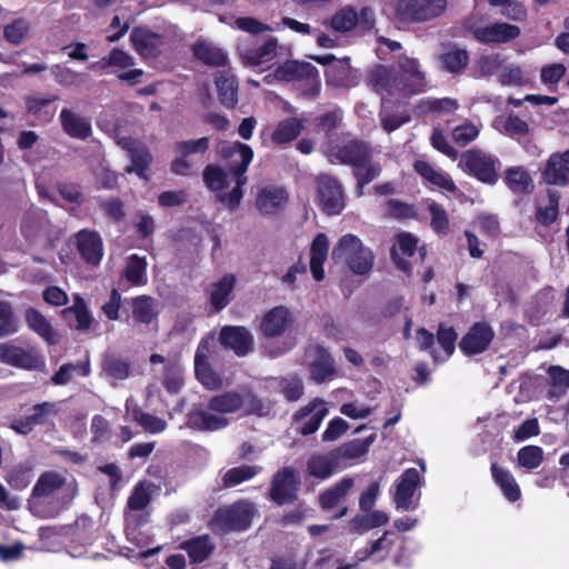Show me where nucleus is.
Wrapping results in <instances>:
<instances>
[{"label":"nucleus","mask_w":569,"mask_h":569,"mask_svg":"<svg viewBox=\"0 0 569 569\" xmlns=\"http://www.w3.org/2000/svg\"><path fill=\"white\" fill-rule=\"evenodd\" d=\"M32 468L28 465H19L9 471L7 482L14 490H23L31 482Z\"/></svg>","instance_id":"0e129e2a"},{"label":"nucleus","mask_w":569,"mask_h":569,"mask_svg":"<svg viewBox=\"0 0 569 569\" xmlns=\"http://www.w3.org/2000/svg\"><path fill=\"white\" fill-rule=\"evenodd\" d=\"M293 323V317L287 307L278 306L262 317L260 329L266 337H279Z\"/></svg>","instance_id":"5701e85b"},{"label":"nucleus","mask_w":569,"mask_h":569,"mask_svg":"<svg viewBox=\"0 0 569 569\" xmlns=\"http://www.w3.org/2000/svg\"><path fill=\"white\" fill-rule=\"evenodd\" d=\"M77 246L82 258L97 266L103 256L102 240L97 232L81 230L77 234Z\"/></svg>","instance_id":"cd10ccee"},{"label":"nucleus","mask_w":569,"mask_h":569,"mask_svg":"<svg viewBox=\"0 0 569 569\" xmlns=\"http://www.w3.org/2000/svg\"><path fill=\"white\" fill-rule=\"evenodd\" d=\"M279 81L306 80L311 90V96H316L320 88L318 70L308 62L288 61L279 66L273 73Z\"/></svg>","instance_id":"ddd939ff"},{"label":"nucleus","mask_w":569,"mask_h":569,"mask_svg":"<svg viewBox=\"0 0 569 569\" xmlns=\"http://www.w3.org/2000/svg\"><path fill=\"white\" fill-rule=\"evenodd\" d=\"M223 346L232 349L238 356H244L252 350L253 339L243 327H226L220 332Z\"/></svg>","instance_id":"a878e982"},{"label":"nucleus","mask_w":569,"mask_h":569,"mask_svg":"<svg viewBox=\"0 0 569 569\" xmlns=\"http://www.w3.org/2000/svg\"><path fill=\"white\" fill-rule=\"evenodd\" d=\"M352 478L341 479L335 487L327 489L320 496V505L323 509H332L348 495L353 487Z\"/></svg>","instance_id":"a18cd8bd"},{"label":"nucleus","mask_w":569,"mask_h":569,"mask_svg":"<svg viewBox=\"0 0 569 569\" xmlns=\"http://www.w3.org/2000/svg\"><path fill=\"white\" fill-rule=\"evenodd\" d=\"M336 456L333 453L313 455L307 463L311 476L321 480L329 478L336 470Z\"/></svg>","instance_id":"37998d69"},{"label":"nucleus","mask_w":569,"mask_h":569,"mask_svg":"<svg viewBox=\"0 0 569 569\" xmlns=\"http://www.w3.org/2000/svg\"><path fill=\"white\" fill-rule=\"evenodd\" d=\"M458 108V102L451 98H441V99H435V98H427L423 100H420L417 104V111L419 113H427L430 111H445V112H451L455 111Z\"/></svg>","instance_id":"bf43d9fd"},{"label":"nucleus","mask_w":569,"mask_h":569,"mask_svg":"<svg viewBox=\"0 0 569 569\" xmlns=\"http://www.w3.org/2000/svg\"><path fill=\"white\" fill-rule=\"evenodd\" d=\"M542 178L549 184L566 186L569 182V150L555 152L548 158Z\"/></svg>","instance_id":"b1692460"},{"label":"nucleus","mask_w":569,"mask_h":569,"mask_svg":"<svg viewBox=\"0 0 569 569\" xmlns=\"http://www.w3.org/2000/svg\"><path fill=\"white\" fill-rule=\"evenodd\" d=\"M448 0H396L393 11L401 23H425L442 17Z\"/></svg>","instance_id":"6e6552de"},{"label":"nucleus","mask_w":569,"mask_h":569,"mask_svg":"<svg viewBox=\"0 0 569 569\" xmlns=\"http://www.w3.org/2000/svg\"><path fill=\"white\" fill-rule=\"evenodd\" d=\"M90 363L89 360L81 361L79 363H66L62 365L58 371L51 377V381L57 386L67 385L71 379L73 373H77L82 377H87L90 375Z\"/></svg>","instance_id":"864d4df0"},{"label":"nucleus","mask_w":569,"mask_h":569,"mask_svg":"<svg viewBox=\"0 0 569 569\" xmlns=\"http://www.w3.org/2000/svg\"><path fill=\"white\" fill-rule=\"evenodd\" d=\"M209 147V140L206 137L197 140L179 141L174 143V152L179 156L192 158L196 154H202Z\"/></svg>","instance_id":"69168bd1"},{"label":"nucleus","mask_w":569,"mask_h":569,"mask_svg":"<svg viewBox=\"0 0 569 569\" xmlns=\"http://www.w3.org/2000/svg\"><path fill=\"white\" fill-rule=\"evenodd\" d=\"M328 415V408L325 400L315 399L301 408L293 417L297 430L308 436L316 432L325 417Z\"/></svg>","instance_id":"a211bd4d"},{"label":"nucleus","mask_w":569,"mask_h":569,"mask_svg":"<svg viewBox=\"0 0 569 569\" xmlns=\"http://www.w3.org/2000/svg\"><path fill=\"white\" fill-rule=\"evenodd\" d=\"M258 473V469L252 466H240L229 469L223 475V483L227 487L237 486L246 480L251 479Z\"/></svg>","instance_id":"774afa93"},{"label":"nucleus","mask_w":569,"mask_h":569,"mask_svg":"<svg viewBox=\"0 0 569 569\" xmlns=\"http://www.w3.org/2000/svg\"><path fill=\"white\" fill-rule=\"evenodd\" d=\"M366 83L382 99L410 97L428 88L426 71L417 58L400 56L393 68L376 64L366 76Z\"/></svg>","instance_id":"f257e3e1"},{"label":"nucleus","mask_w":569,"mask_h":569,"mask_svg":"<svg viewBox=\"0 0 569 569\" xmlns=\"http://www.w3.org/2000/svg\"><path fill=\"white\" fill-rule=\"evenodd\" d=\"M147 267L148 262L144 257L131 254L127 260L122 277L131 286H144L147 283Z\"/></svg>","instance_id":"4c0bfd02"},{"label":"nucleus","mask_w":569,"mask_h":569,"mask_svg":"<svg viewBox=\"0 0 569 569\" xmlns=\"http://www.w3.org/2000/svg\"><path fill=\"white\" fill-rule=\"evenodd\" d=\"M50 72L54 79V81L64 88L77 87L80 83V79L82 77L81 73H78L64 64H53L50 68Z\"/></svg>","instance_id":"13d9d810"},{"label":"nucleus","mask_w":569,"mask_h":569,"mask_svg":"<svg viewBox=\"0 0 569 569\" xmlns=\"http://www.w3.org/2000/svg\"><path fill=\"white\" fill-rule=\"evenodd\" d=\"M327 157L331 163L351 164L358 180L357 194H363V187L376 179L381 171L379 163L372 162L370 148L362 142L350 140L332 143L327 149Z\"/></svg>","instance_id":"20e7f679"},{"label":"nucleus","mask_w":569,"mask_h":569,"mask_svg":"<svg viewBox=\"0 0 569 569\" xmlns=\"http://www.w3.org/2000/svg\"><path fill=\"white\" fill-rule=\"evenodd\" d=\"M505 182L516 193L530 192L533 188V181L523 167L508 168L505 174Z\"/></svg>","instance_id":"58836bf2"},{"label":"nucleus","mask_w":569,"mask_h":569,"mask_svg":"<svg viewBox=\"0 0 569 569\" xmlns=\"http://www.w3.org/2000/svg\"><path fill=\"white\" fill-rule=\"evenodd\" d=\"M465 27L481 43H506L518 38L520 34L519 27L507 22L477 26L473 21L468 20Z\"/></svg>","instance_id":"f8f14e48"},{"label":"nucleus","mask_w":569,"mask_h":569,"mask_svg":"<svg viewBox=\"0 0 569 569\" xmlns=\"http://www.w3.org/2000/svg\"><path fill=\"white\" fill-rule=\"evenodd\" d=\"M203 181L206 186L219 193V198L227 192H223L226 188L233 183L232 174L229 170H222L214 166H208L203 171Z\"/></svg>","instance_id":"ea45409f"},{"label":"nucleus","mask_w":569,"mask_h":569,"mask_svg":"<svg viewBox=\"0 0 569 569\" xmlns=\"http://www.w3.org/2000/svg\"><path fill=\"white\" fill-rule=\"evenodd\" d=\"M418 247V238L409 232L399 233L391 248V258L396 266L405 271H410V263L407 260L412 257Z\"/></svg>","instance_id":"bb28decb"},{"label":"nucleus","mask_w":569,"mask_h":569,"mask_svg":"<svg viewBox=\"0 0 569 569\" xmlns=\"http://www.w3.org/2000/svg\"><path fill=\"white\" fill-rule=\"evenodd\" d=\"M181 548L187 551L192 562H200L209 557L213 550V545L208 536H200L183 542Z\"/></svg>","instance_id":"49530a36"},{"label":"nucleus","mask_w":569,"mask_h":569,"mask_svg":"<svg viewBox=\"0 0 569 569\" xmlns=\"http://www.w3.org/2000/svg\"><path fill=\"white\" fill-rule=\"evenodd\" d=\"M117 143L126 151L131 158V164L124 171L127 173H136L138 177L148 180V168L152 161V157L147 147L138 140L130 137H120Z\"/></svg>","instance_id":"2eb2a0df"},{"label":"nucleus","mask_w":569,"mask_h":569,"mask_svg":"<svg viewBox=\"0 0 569 569\" xmlns=\"http://www.w3.org/2000/svg\"><path fill=\"white\" fill-rule=\"evenodd\" d=\"M227 23L231 28L241 30L250 34H259L263 32L279 30V26L272 27L252 17L231 18V20Z\"/></svg>","instance_id":"5fc2aeb1"},{"label":"nucleus","mask_w":569,"mask_h":569,"mask_svg":"<svg viewBox=\"0 0 569 569\" xmlns=\"http://www.w3.org/2000/svg\"><path fill=\"white\" fill-rule=\"evenodd\" d=\"M481 124L466 121L453 128L451 136L456 143L467 146L477 139L480 133Z\"/></svg>","instance_id":"680f3d73"},{"label":"nucleus","mask_w":569,"mask_h":569,"mask_svg":"<svg viewBox=\"0 0 569 569\" xmlns=\"http://www.w3.org/2000/svg\"><path fill=\"white\" fill-rule=\"evenodd\" d=\"M439 59L445 70L457 73L467 67L469 54L465 49L450 48Z\"/></svg>","instance_id":"3c124183"},{"label":"nucleus","mask_w":569,"mask_h":569,"mask_svg":"<svg viewBox=\"0 0 569 569\" xmlns=\"http://www.w3.org/2000/svg\"><path fill=\"white\" fill-rule=\"evenodd\" d=\"M191 50L194 58L211 67L223 66L227 61L224 51L206 40H198Z\"/></svg>","instance_id":"f704fd0d"},{"label":"nucleus","mask_w":569,"mask_h":569,"mask_svg":"<svg viewBox=\"0 0 569 569\" xmlns=\"http://www.w3.org/2000/svg\"><path fill=\"white\" fill-rule=\"evenodd\" d=\"M413 168L429 183L439 187L446 191H456L453 180L445 172L436 170L430 163L423 160H417Z\"/></svg>","instance_id":"c9c22d12"},{"label":"nucleus","mask_w":569,"mask_h":569,"mask_svg":"<svg viewBox=\"0 0 569 569\" xmlns=\"http://www.w3.org/2000/svg\"><path fill=\"white\" fill-rule=\"evenodd\" d=\"M19 329V321L8 301H0V338L13 335Z\"/></svg>","instance_id":"6e6d98bb"},{"label":"nucleus","mask_w":569,"mask_h":569,"mask_svg":"<svg viewBox=\"0 0 569 569\" xmlns=\"http://www.w3.org/2000/svg\"><path fill=\"white\" fill-rule=\"evenodd\" d=\"M459 167L479 181L495 184L498 181V170L501 167V162L493 154L480 149H471L461 156Z\"/></svg>","instance_id":"1a4fd4ad"},{"label":"nucleus","mask_w":569,"mask_h":569,"mask_svg":"<svg viewBox=\"0 0 569 569\" xmlns=\"http://www.w3.org/2000/svg\"><path fill=\"white\" fill-rule=\"evenodd\" d=\"M76 495V482L69 479L66 472L46 471L40 475L32 488L29 508L32 515L39 518H54Z\"/></svg>","instance_id":"7ed1b4c3"},{"label":"nucleus","mask_w":569,"mask_h":569,"mask_svg":"<svg viewBox=\"0 0 569 569\" xmlns=\"http://www.w3.org/2000/svg\"><path fill=\"white\" fill-rule=\"evenodd\" d=\"M279 48L277 39L271 37L258 48H239V54L244 66L257 67L270 62L277 56Z\"/></svg>","instance_id":"c85d7f7f"},{"label":"nucleus","mask_w":569,"mask_h":569,"mask_svg":"<svg viewBox=\"0 0 569 569\" xmlns=\"http://www.w3.org/2000/svg\"><path fill=\"white\" fill-rule=\"evenodd\" d=\"M31 23L28 19L17 18L4 27L3 38L10 44L19 46L29 37Z\"/></svg>","instance_id":"09e8293b"},{"label":"nucleus","mask_w":569,"mask_h":569,"mask_svg":"<svg viewBox=\"0 0 569 569\" xmlns=\"http://www.w3.org/2000/svg\"><path fill=\"white\" fill-rule=\"evenodd\" d=\"M493 127L500 133L511 138L523 137L530 131L528 122L516 114H509L506 118L499 117L495 119Z\"/></svg>","instance_id":"a19ab883"},{"label":"nucleus","mask_w":569,"mask_h":569,"mask_svg":"<svg viewBox=\"0 0 569 569\" xmlns=\"http://www.w3.org/2000/svg\"><path fill=\"white\" fill-rule=\"evenodd\" d=\"M498 81L506 87H521L529 83L530 77L520 66L505 62Z\"/></svg>","instance_id":"8fccbe9b"},{"label":"nucleus","mask_w":569,"mask_h":569,"mask_svg":"<svg viewBox=\"0 0 569 569\" xmlns=\"http://www.w3.org/2000/svg\"><path fill=\"white\" fill-rule=\"evenodd\" d=\"M492 478L497 486L501 489L503 496L511 502L520 499L521 490L513 475L497 463L491 465Z\"/></svg>","instance_id":"473e14b6"},{"label":"nucleus","mask_w":569,"mask_h":569,"mask_svg":"<svg viewBox=\"0 0 569 569\" xmlns=\"http://www.w3.org/2000/svg\"><path fill=\"white\" fill-rule=\"evenodd\" d=\"M493 338L492 329L486 323H475L460 341L461 350L467 355L485 351Z\"/></svg>","instance_id":"393cba45"},{"label":"nucleus","mask_w":569,"mask_h":569,"mask_svg":"<svg viewBox=\"0 0 569 569\" xmlns=\"http://www.w3.org/2000/svg\"><path fill=\"white\" fill-rule=\"evenodd\" d=\"M0 362L24 370H36L43 367V360L37 351L24 350L7 342L0 343Z\"/></svg>","instance_id":"f3484780"},{"label":"nucleus","mask_w":569,"mask_h":569,"mask_svg":"<svg viewBox=\"0 0 569 569\" xmlns=\"http://www.w3.org/2000/svg\"><path fill=\"white\" fill-rule=\"evenodd\" d=\"M98 66L100 68L112 67L117 69H126L134 66V58L130 56L128 52L121 49H112L110 53L103 57Z\"/></svg>","instance_id":"e2e57ef3"},{"label":"nucleus","mask_w":569,"mask_h":569,"mask_svg":"<svg viewBox=\"0 0 569 569\" xmlns=\"http://www.w3.org/2000/svg\"><path fill=\"white\" fill-rule=\"evenodd\" d=\"M403 543V538L398 536L396 532L386 531L379 539L371 541L368 547L356 552L357 562H362L368 559L381 561L395 551V563L406 565L402 556L398 552L402 549Z\"/></svg>","instance_id":"9b49d317"},{"label":"nucleus","mask_w":569,"mask_h":569,"mask_svg":"<svg viewBox=\"0 0 569 569\" xmlns=\"http://www.w3.org/2000/svg\"><path fill=\"white\" fill-rule=\"evenodd\" d=\"M517 460L521 468L536 469L543 460V450L538 446H526L518 451Z\"/></svg>","instance_id":"4d7b16f0"},{"label":"nucleus","mask_w":569,"mask_h":569,"mask_svg":"<svg viewBox=\"0 0 569 569\" xmlns=\"http://www.w3.org/2000/svg\"><path fill=\"white\" fill-rule=\"evenodd\" d=\"M59 119L63 131L72 138L86 139L91 134L90 121L71 109H62Z\"/></svg>","instance_id":"c756f323"},{"label":"nucleus","mask_w":569,"mask_h":569,"mask_svg":"<svg viewBox=\"0 0 569 569\" xmlns=\"http://www.w3.org/2000/svg\"><path fill=\"white\" fill-rule=\"evenodd\" d=\"M289 201V193L280 186H263L257 190L254 206L260 214L272 217L281 213Z\"/></svg>","instance_id":"4468645a"},{"label":"nucleus","mask_w":569,"mask_h":569,"mask_svg":"<svg viewBox=\"0 0 569 569\" xmlns=\"http://www.w3.org/2000/svg\"><path fill=\"white\" fill-rule=\"evenodd\" d=\"M457 333L451 327L440 326L438 329V343L443 350V356L435 352L433 358L436 361L445 360L450 357L455 351V343Z\"/></svg>","instance_id":"052dcab7"},{"label":"nucleus","mask_w":569,"mask_h":569,"mask_svg":"<svg viewBox=\"0 0 569 569\" xmlns=\"http://www.w3.org/2000/svg\"><path fill=\"white\" fill-rule=\"evenodd\" d=\"M559 196L556 191L548 192L546 204H541L537 212V219L540 223L548 226L552 223L558 216Z\"/></svg>","instance_id":"338daca9"},{"label":"nucleus","mask_w":569,"mask_h":569,"mask_svg":"<svg viewBox=\"0 0 569 569\" xmlns=\"http://www.w3.org/2000/svg\"><path fill=\"white\" fill-rule=\"evenodd\" d=\"M257 510L254 505L240 500L231 506L220 508L213 518V527L220 531L246 530L250 527Z\"/></svg>","instance_id":"9d476101"},{"label":"nucleus","mask_w":569,"mask_h":569,"mask_svg":"<svg viewBox=\"0 0 569 569\" xmlns=\"http://www.w3.org/2000/svg\"><path fill=\"white\" fill-rule=\"evenodd\" d=\"M24 318L28 327L38 333L43 340L50 345L58 343V333L42 313L33 308H29L26 310Z\"/></svg>","instance_id":"72a5a7b5"},{"label":"nucleus","mask_w":569,"mask_h":569,"mask_svg":"<svg viewBox=\"0 0 569 569\" xmlns=\"http://www.w3.org/2000/svg\"><path fill=\"white\" fill-rule=\"evenodd\" d=\"M216 86L221 103L233 108L238 102V82L234 76L229 71L219 73L216 78Z\"/></svg>","instance_id":"e433bc0d"},{"label":"nucleus","mask_w":569,"mask_h":569,"mask_svg":"<svg viewBox=\"0 0 569 569\" xmlns=\"http://www.w3.org/2000/svg\"><path fill=\"white\" fill-rule=\"evenodd\" d=\"M420 482V475L417 469L409 468L402 472L396 482L393 501L398 510L415 509L413 495Z\"/></svg>","instance_id":"6ab92c4d"},{"label":"nucleus","mask_w":569,"mask_h":569,"mask_svg":"<svg viewBox=\"0 0 569 569\" xmlns=\"http://www.w3.org/2000/svg\"><path fill=\"white\" fill-rule=\"evenodd\" d=\"M338 32H348L358 24V13L352 8H343L322 22Z\"/></svg>","instance_id":"de8ad7c7"},{"label":"nucleus","mask_w":569,"mask_h":569,"mask_svg":"<svg viewBox=\"0 0 569 569\" xmlns=\"http://www.w3.org/2000/svg\"><path fill=\"white\" fill-rule=\"evenodd\" d=\"M329 241L325 233L316 236L310 248V270L317 281L325 278L323 263L328 257Z\"/></svg>","instance_id":"7c9ffc66"},{"label":"nucleus","mask_w":569,"mask_h":569,"mask_svg":"<svg viewBox=\"0 0 569 569\" xmlns=\"http://www.w3.org/2000/svg\"><path fill=\"white\" fill-rule=\"evenodd\" d=\"M221 156L229 161V171L232 174L233 186L229 193L222 194L220 201L229 209L238 208L243 197L242 187L247 182L244 176L249 163L253 158L252 149L241 142L223 143L220 148Z\"/></svg>","instance_id":"39448f33"},{"label":"nucleus","mask_w":569,"mask_h":569,"mask_svg":"<svg viewBox=\"0 0 569 569\" xmlns=\"http://www.w3.org/2000/svg\"><path fill=\"white\" fill-rule=\"evenodd\" d=\"M102 371L106 377L116 385L118 381L127 379L131 373L130 363L116 356H106L102 361Z\"/></svg>","instance_id":"c03bdc74"},{"label":"nucleus","mask_w":569,"mask_h":569,"mask_svg":"<svg viewBox=\"0 0 569 569\" xmlns=\"http://www.w3.org/2000/svg\"><path fill=\"white\" fill-rule=\"evenodd\" d=\"M331 256L337 263H342L352 273L359 276L368 274L375 261L372 250L352 233H347L338 240Z\"/></svg>","instance_id":"423d86ee"},{"label":"nucleus","mask_w":569,"mask_h":569,"mask_svg":"<svg viewBox=\"0 0 569 569\" xmlns=\"http://www.w3.org/2000/svg\"><path fill=\"white\" fill-rule=\"evenodd\" d=\"M300 479L298 472L292 468H283L274 475L271 498L278 503L283 505L291 501L299 488Z\"/></svg>","instance_id":"aec40b11"},{"label":"nucleus","mask_w":569,"mask_h":569,"mask_svg":"<svg viewBox=\"0 0 569 569\" xmlns=\"http://www.w3.org/2000/svg\"><path fill=\"white\" fill-rule=\"evenodd\" d=\"M158 315L157 301L148 296L132 300V317L136 322L149 325Z\"/></svg>","instance_id":"79ce46f5"},{"label":"nucleus","mask_w":569,"mask_h":569,"mask_svg":"<svg viewBox=\"0 0 569 569\" xmlns=\"http://www.w3.org/2000/svg\"><path fill=\"white\" fill-rule=\"evenodd\" d=\"M316 62L328 66L326 77L328 82L342 87L348 86L352 80V71L349 58L337 59L333 54L311 56Z\"/></svg>","instance_id":"412c9836"},{"label":"nucleus","mask_w":569,"mask_h":569,"mask_svg":"<svg viewBox=\"0 0 569 569\" xmlns=\"http://www.w3.org/2000/svg\"><path fill=\"white\" fill-rule=\"evenodd\" d=\"M242 409L247 412H259L261 405L249 390L223 392L212 397L207 409H192L187 415L186 426L199 431H217L229 425V419L224 415Z\"/></svg>","instance_id":"f03ea898"},{"label":"nucleus","mask_w":569,"mask_h":569,"mask_svg":"<svg viewBox=\"0 0 569 569\" xmlns=\"http://www.w3.org/2000/svg\"><path fill=\"white\" fill-rule=\"evenodd\" d=\"M318 199L328 214H338L345 208L341 186L331 176L321 174L317 178Z\"/></svg>","instance_id":"dca6fc26"},{"label":"nucleus","mask_w":569,"mask_h":569,"mask_svg":"<svg viewBox=\"0 0 569 569\" xmlns=\"http://www.w3.org/2000/svg\"><path fill=\"white\" fill-rule=\"evenodd\" d=\"M234 284L236 277L231 273H228L210 286V302L217 311H220L228 306L231 300V293L233 291Z\"/></svg>","instance_id":"2f4dec72"},{"label":"nucleus","mask_w":569,"mask_h":569,"mask_svg":"<svg viewBox=\"0 0 569 569\" xmlns=\"http://www.w3.org/2000/svg\"><path fill=\"white\" fill-rule=\"evenodd\" d=\"M303 124L301 120L291 118L278 123L273 133L272 141L276 143H287L296 139L301 132Z\"/></svg>","instance_id":"603ef678"},{"label":"nucleus","mask_w":569,"mask_h":569,"mask_svg":"<svg viewBox=\"0 0 569 569\" xmlns=\"http://www.w3.org/2000/svg\"><path fill=\"white\" fill-rule=\"evenodd\" d=\"M182 39L183 34L177 26H169L161 33L147 27H136L130 34L133 49L142 58H156Z\"/></svg>","instance_id":"0eeeda50"},{"label":"nucleus","mask_w":569,"mask_h":569,"mask_svg":"<svg viewBox=\"0 0 569 569\" xmlns=\"http://www.w3.org/2000/svg\"><path fill=\"white\" fill-rule=\"evenodd\" d=\"M306 358L310 367V377L316 382H323L335 376L333 360L321 346L310 347Z\"/></svg>","instance_id":"4be33fe9"}]
</instances>
